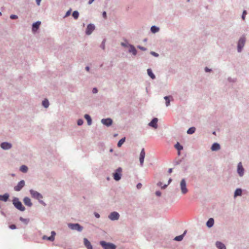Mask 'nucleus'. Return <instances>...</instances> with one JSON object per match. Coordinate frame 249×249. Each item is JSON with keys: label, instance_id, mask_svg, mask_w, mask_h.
I'll use <instances>...</instances> for the list:
<instances>
[{"label": "nucleus", "instance_id": "f257e3e1", "mask_svg": "<svg viewBox=\"0 0 249 249\" xmlns=\"http://www.w3.org/2000/svg\"><path fill=\"white\" fill-rule=\"evenodd\" d=\"M13 203L18 210L21 211H24L25 210V207L22 205L21 202L19 201L18 198H14L13 200Z\"/></svg>", "mask_w": 249, "mask_h": 249}, {"label": "nucleus", "instance_id": "f03ea898", "mask_svg": "<svg viewBox=\"0 0 249 249\" xmlns=\"http://www.w3.org/2000/svg\"><path fill=\"white\" fill-rule=\"evenodd\" d=\"M30 192L32 197L38 200L41 203L44 204V203L41 199L43 198L42 196L38 192L33 190H30Z\"/></svg>", "mask_w": 249, "mask_h": 249}, {"label": "nucleus", "instance_id": "7ed1b4c3", "mask_svg": "<svg viewBox=\"0 0 249 249\" xmlns=\"http://www.w3.org/2000/svg\"><path fill=\"white\" fill-rule=\"evenodd\" d=\"M100 245L104 249H115L116 246L112 243H107L105 241H102L100 243Z\"/></svg>", "mask_w": 249, "mask_h": 249}, {"label": "nucleus", "instance_id": "20e7f679", "mask_svg": "<svg viewBox=\"0 0 249 249\" xmlns=\"http://www.w3.org/2000/svg\"><path fill=\"white\" fill-rule=\"evenodd\" d=\"M180 186L181 193L183 195L186 194L188 192V189L186 187V182L185 179H182L180 183Z\"/></svg>", "mask_w": 249, "mask_h": 249}, {"label": "nucleus", "instance_id": "39448f33", "mask_svg": "<svg viewBox=\"0 0 249 249\" xmlns=\"http://www.w3.org/2000/svg\"><path fill=\"white\" fill-rule=\"evenodd\" d=\"M68 227L73 230H76L79 231H81L83 230V227L80 226L79 224H72L70 223L68 224Z\"/></svg>", "mask_w": 249, "mask_h": 249}, {"label": "nucleus", "instance_id": "423d86ee", "mask_svg": "<svg viewBox=\"0 0 249 249\" xmlns=\"http://www.w3.org/2000/svg\"><path fill=\"white\" fill-rule=\"evenodd\" d=\"M122 170L121 168H118L116 170L115 173L113 174V178L115 180H119L121 179V173Z\"/></svg>", "mask_w": 249, "mask_h": 249}, {"label": "nucleus", "instance_id": "0eeeda50", "mask_svg": "<svg viewBox=\"0 0 249 249\" xmlns=\"http://www.w3.org/2000/svg\"><path fill=\"white\" fill-rule=\"evenodd\" d=\"M245 41L246 38L244 36H242L240 38L238 44V51L239 52L241 51L242 49L244 46Z\"/></svg>", "mask_w": 249, "mask_h": 249}, {"label": "nucleus", "instance_id": "6e6552de", "mask_svg": "<svg viewBox=\"0 0 249 249\" xmlns=\"http://www.w3.org/2000/svg\"><path fill=\"white\" fill-rule=\"evenodd\" d=\"M145 156V153L144 151V149L142 148L141 150L140 155V162L141 165L142 166L143 164L144 159Z\"/></svg>", "mask_w": 249, "mask_h": 249}, {"label": "nucleus", "instance_id": "1a4fd4ad", "mask_svg": "<svg viewBox=\"0 0 249 249\" xmlns=\"http://www.w3.org/2000/svg\"><path fill=\"white\" fill-rule=\"evenodd\" d=\"M25 182L24 180H21L17 185L14 187V190L16 191H19L24 186Z\"/></svg>", "mask_w": 249, "mask_h": 249}, {"label": "nucleus", "instance_id": "9d476101", "mask_svg": "<svg viewBox=\"0 0 249 249\" xmlns=\"http://www.w3.org/2000/svg\"><path fill=\"white\" fill-rule=\"evenodd\" d=\"M108 217L110 219L112 220H117L119 218V214L118 213L116 212H114L111 213L108 216Z\"/></svg>", "mask_w": 249, "mask_h": 249}, {"label": "nucleus", "instance_id": "9b49d317", "mask_svg": "<svg viewBox=\"0 0 249 249\" xmlns=\"http://www.w3.org/2000/svg\"><path fill=\"white\" fill-rule=\"evenodd\" d=\"M244 168L243 167L242 163L241 162H239L238 164L237 172H238V174L239 175V176L240 177H242V176H243V175H244Z\"/></svg>", "mask_w": 249, "mask_h": 249}, {"label": "nucleus", "instance_id": "f8f14e48", "mask_svg": "<svg viewBox=\"0 0 249 249\" xmlns=\"http://www.w3.org/2000/svg\"><path fill=\"white\" fill-rule=\"evenodd\" d=\"M51 236H50V237H47V236L46 235H44L43 237H42V239L43 240H50L51 241H54V236L55 235V231H52L51 232Z\"/></svg>", "mask_w": 249, "mask_h": 249}, {"label": "nucleus", "instance_id": "ddd939ff", "mask_svg": "<svg viewBox=\"0 0 249 249\" xmlns=\"http://www.w3.org/2000/svg\"><path fill=\"white\" fill-rule=\"evenodd\" d=\"M95 29V26L93 24H89L86 29V34L87 35H90Z\"/></svg>", "mask_w": 249, "mask_h": 249}, {"label": "nucleus", "instance_id": "4468645a", "mask_svg": "<svg viewBox=\"0 0 249 249\" xmlns=\"http://www.w3.org/2000/svg\"><path fill=\"white\" fill-rule=\"evenodd\" d=\"M101 122L107 126H110L112 123V121L110 118L103 119L101 120Z\"/></svg>", "mask_w": 249, "mask_h": 249}, {"label": "nucleus", "instance_id": "2eb2a0df", "mask_svg": "<svg viewBox=\"0 0 249 249\" xmlns=\"http://www.w3.org/2000/svg\"><path fill=\"white\" fill-rule=\"evenodd\" d=\"M0 147L4 150H7L10 149L12 147V145L11 143L4 142L1 143Z\"/></svg>", "mask_w": 249, "mask_h": 249}, {"label": "nucleus", "instance_id": "dca6fc26", "mask_svg": "<svg viewBox=\"0 0 249 249\" xmlns=\"http://www.w3.org/2000/svg\"><path fill=\"white\" fill-rule=\"evenodd\" d=\"M84 244L87 249H93L90 242L86 238H84Z\"/></svg>", "mask_w": 249, "mask_h": 249}, {"label": "nucleus", "instance_id": "f3484780", "mask_svg": "<svg viewBox=\"0 0 249 249\" xmlns=\"http://www.w3.org/2000/svg\"><path fill=\"white\" fill-rule=\"evenodd\" d=\"M158 119L157 118H154L151 122L149 124V125L152 126L155 128H157L158 127L157 123H158Z\"/></svg>", "mask_w": 249, "mask_h": 249}, {"label": "nucleus", "instance_id": "a211bd4d", "mask_svg": "<svg viewBox=\"0 0 249 249\" xmlns=\"http://www.w3.org/2000/svg\"><path fill=\"white\" fill-rule=\"evenodd\" d=\"M23 202L26 206L29 207H31L32 205V203L31 201L30 198L28 197H24Z\"/></svg>", "mask_w": 249, "mask_h": 249}, {"label": "nucleus", "instance_id": "6ab92c4d", "mask_svg": "<svg viewBox=\"0 0 249 249\" xmlns=\"http://www.w3.org/2000/svg\"><path fill=\"white\" fill-rule=\"evenodd\" d=\"M220 145L217 143H214L212 145L211 150L212 151H216L220 149Z\"/></svg>", "mask_w": 249, "mask_h": 249}, {"label": "nucleus", "instance_id": "aec40b11", "mask_svg": "<svg viewBox=\"0 0 249 249\" xmlns=\"http://www.w3.org/2000/svg\"><path fill=\"white\" fill-rule=\"evenodd\" d=\"M40 24H41V22L39 21H37L36 23H34L33 24V28H32L33 31H35L37 30L38 29V28H39V26H40Z\"/></svg>", "mask_w": 249, "mask_h": 249}, {"label": "nucleus", "instance_id": "412c9836", "mask_svg": "<svg viewBox=\"0 0 249 249\" xmlns=\"http://www.w3.org/2000/svg\"><path fill=\"white\" fill-rule=\"evenodd\" d=\"M9 198V195L5 194L3 195H0V200L3 201H6Z\"/></svg>", "mask_w": 249, "mask_h": 249}, {"label": "nucleus", "instance_id": "4be33fe9", "mask_svg": "<svg viewBox=\"0 0 249 249\" xmlns=\"http://www.w3.org/2000/svg\"><path fill=\"white\" fill-rule=\"evenodd\" d=\"M216 246L219 249H226V247L224 244L220 242H217Z\"/></svg>", "mask_w": 249, "mask_h": 249}, {"label": "nucleus", "instance_id": "5701e85b", "mask_svg": "<svg viewBox=\"0 0 249 249\" xmlns=\"http://www.w3.org/2000/svg\"><path fill=\"white\" fill-rule=\"evenodd\" d=\"M186 231H185L182 234L176 236L174 240L176 241H181L183 239V237H184V235L186 234Z\"/></svg>", "mask_w": 249, "mask_h": 249}, {"label": "nucleus", "instance_id": "b1692460", "mask_svg": "<svg viewBox=\"0 0 249 249\" xmlns=\"http://www.w3.org/2000/svg\"><path fill=\"white\" fill-rule=\"evenodd\" d=\"M213 224L214 220L213 218H211L207 221L206 225L208 227L211 228L213 225Z\"/></svg>", "mask_w": 249, "mask_h": 249}, {"label": "nucleus", "instance_id": "393cba45", "mask_svg": "<svg viewBox=\"0 0 249 249\" xmlns=\"http://www.w3.org/2000/svg\"><path fill=\"white\" fill-rule=\"evenodd\" d=\"M164 98L166 101V106L167 107L169 106L170 105V99H172L173 98L171 96H165L164 97Z\"/></svg>", "mask_w": 249, "mask_h": 249}, {"label": "nucleus", "instance_id": "a878e982", "mask_svg": "<svg viewBox=\"0 0 249 249\" xmlns=\"http://www.w3.org/2000/svg\"><path fill=\"white\" fill-rule=\"evenodd\" d=\"M175 148L178 151V155H180V151L183 149V146L181 145L178 142L175 145Z\"/></svg>", "mask_w": 249, "mask_h": 249}, {"label": "nucleus", "instance_id": "bb28decb", "mask_svg": "<svg viewBox=\"0 0 249 249\" xmlns=\"http://www.w3.org/2000/svg\"><path fill=\"white\" fill-rule=\"evenodd\" d=\"M147 73L148 74V75L152 79H154L155 78V75L153 74V73L152 72V70L150 69H148L147 70Z\"/></svg>", "mask_w": 249, "mask_h": 249}, {"label": "nucleus", "instance_id": "cd10ccee", "mask_svg": "<svg viewBox=\"0 0 249 249\" xmlns=\"http://www.w3.org/2000/svg\"><path fill=\"white\" fill-rule=\"evenodd\" d=\"M85 118L87 120L88 125H90L91 124V119L89 115L88 114L85 115Z\"/></svg>", "mask_w": 249, "mask_h": 249}, {"label": "nucleus", "instance_id": "c85d7f7f", "mask_svg": "<svg viewBox=\"0 0 249 249\" xmlns=\"http://www.w3.org/2000/svg\"><path fill=\"white\" fill-rule=\"evenodd\" d=\"M242 195V190L241 189H237L234 193V196H239Z\"/></svg>", "mask_w": 249, "mask_h": 249}, {"label": "nucleus", "instance_id": "c756f323", "mask_svg": "<svg viewBox=\"0 0 249 249\" xmlns=\"http://www.w3.org/2000/svg\"><path fill=\"white\" fill-rule=\"evenodd\" d=\"M129 51V52L132 53L134 55H136L137 53V51L135 47L133 46H130Z\"/></svg>", "mask_w": 249, "mask_h": 249}, {"label": "nucleus", "instance_id": "7c9ffc66", "mask_svg": "<svg viewBox=\"0 0 249 249\" xmlns=\"http://www.w3.org/2000/svg\"><path fill=\"white\" fill-rule=\"evenodd\" d=\"M195 130H196L195 127H192L190 128L187 130V133L189 134H193L195 132Z\"/></svg>", "mask_w": 249, "mask_h": 249}, {"label": "nucleus", "instance_id": "2f4dec72", "mask_svg": "<svg viewBox=\"0 0 249 249\" xmlns=\"http://www.w3.org/2000/svg\"><path fill=\"white\" fill-rule=\"evenodd\" d=\"M125 138H123L121 139L118 142L117 146L119 147H120L122 145V144L124 143V142H125Z\"/></svg>", "mask_w": 249, "mask_h": 249}, {"label": "nucleus", "instance_id": "473e14b6", "mask_svg": "<svg viewBox=\"0 0 249 249\" xmlns=\"http://www.w3.org/2000/svg\"><path fill=\"white\" fill-rule=\"evenodd\" d=\"M20 170L23 173H26L28 170V168L25 165H22L20 168Z\"/></svg>", "mask_w": 249, "mask_h": 249}, {"label": "nucleus", "instance_id": "72a5a7b5", "mask_svg": "<svg viewBox=\"0 0 249 249\" xmlns=\"http://www.w3.org/2000/svg\"><path fill=\"white\" fill-rule=\"evenodd\" d=\"M42 105L46 108L48 107L49 105V101L47 99H45L42 102Z\"/></svg>", "mask_w": 249, "mask_h": 249}, {"label": "nucleus", "instance_id": "f704fd0d", "mask_svg": "<svg viewBox=\"0 0 249 249\" xmlns=\"http://www.w3.org/2000/svg\"><path fill=\"white\" fill-rule=\"evenodd\" d=\"M159 30V28H158L155 26H153L151 28V31L153 33H155L158 32Z\"/></svg>", "mask_w": 249, "mask_h": 249}, {"label": "nucleus", "instance_id": "c9c22d12", "mask_svg": "<svg viewBox=\"0 0 249 249\" xmlns=\"http://www.w3.org/2000/svg\"><path fill=\"white\" fill-rule=\"evenodd\" d=\"M19 220L21 222L24 223L26 224H27L29 222V219H25V218H23L22 217H20L19 218Z\"/></svg>", "mask_w": 249, "mask_h": 249}, {"label": "nucleus", "instance_id": "e433bc0d", "mask_svg": "<svg viewBox=\"0 0 249 249\" xmlns=\"http://www.w3.org/2000/svg\"><path fill=\"white\" fill-rule=\"evenodd\" d=\"M72 16L75 19H77L79 17V13L76 11H74L72 13Z\"/></svg>", "mask_w": 249, "mask_h": 249}, {"label": "nucleus", "instance_id": "4c0bfd02", "mask_svg": "<svg viewBox=\"0 0 249 249\" xmlns=\"http://www.w3.org/2000/svg\"><path fill=\"white\" fill-rule=\"evenodd\" d=\"M162 183L161 182H159L158 183V185L159 186H160L161 187V188H165L168 185H164L163 186H162Z\"/></svg>", "mask_w": 249, "mask_h": 249}, {"label": "nucleus", "instance_id": "58836bf2", "mask_svg": "<svg viewBox=\"0 0 249 249\" xmlns=\"http://www.w3.org/2000/svg\"><path fill=\"white\" fill-rule=\"evenodd\" d=\"M83 120H81V119H79V120H78V121H77V124H78V125H82V124H83Z\"/></svg>", "mask_w": 249, "mask_h": 249}, {"label": "nucleus", "instance_id": "ea45409f", "mask_svg": "<svg viewBox=\"0 0 249 249\" xmlns=\"http://www.w3.org/2000/svg\"><path fill=\"white\" fill-rule=\"evenodd\" d=\"M10 18L12 19H15L18 18V16L15 15H11L10 16Z\"/></svg>", "mask_w": 249, "mask_h": 249}, {"label": "nucleus", "instance_id": "a19ab883", "mask_svg": "<svg viewBox=\"0 0 249 249\" xmlns=\"http://www.w3.org/2000/svg\"><path fill=\"white\" fill-rule=\"evenodd\" d=\"M246 14H247V12H246V10H244V11H243V15H242V19H243V20H244V19H245V16H246Z\"/></svg>", "mask_w": 249, "mask_h": 249}, {"label": "nucleus", "instance_id": "79ce46f5", "mask_svg": "<svg viewBox=\"0 0 249 249\" xmlns=\"http://www.w3.org/2000/svg\"><path fill=\"white\" fill-rule=\"evenodd\" d=\"M71 9L69 10V11H68L67 12L65 17H68L69 16H70L71 14Z\"/></svg>", "mask_w": 249, "mask_h": 249}, {"label": "nucleus", "instance_id": "37998d69", "mask_svg": "<svg viewBox=\"0 0 249 249\" xmlns=\"http://www.w3.org/2000/svg\"><path fill=\"white\" fill-rule=\"evenodd\" d=\"M9 228H10L11 229H12V230H14V229H15L16 228V225H15L13 224V225H10V226H9Z\"/></svg>", "mask_w": 249, "mask_h": 249}, {"label": "nucleus", "instance_id": "c03bdc74", "mask_svg": "<svg viewBox=\"0 0 249 249\" xmlns=\"http://www.w3.org/2000/svg\"><path fill=\"white\" fill-rule=\"evenodd\" d=\"M151 54H152L153 55L155 56H159V54L157 53H155L154 52H151Z\"/></svg>", "mask_w": 249, "mask_h": 249}, {"label": "nucleus", "instance_id": "a18cd8bd", "mask_svg": "<svg viewBox=\"0 0 249 249\" xmlns=\"http://www.w3.org/2000/svg\"><path fill=\"white\" fill-rule=\"evenodd\" d=\"M98 91V90L96 88H94L92 90V92L93 93H96Z\"/></svg>", "mask_w": 249, "mask_h": 249}, {"label": "nucleus", "instance_id": "49530a36", "mask_svg": "<svg viewBox=\"0 0 249 249\" xmlns=\"http://www.w3.org/2000/svg\"><path fill=\"white\" fill-rule=\"evenodd\" d=\"M142 184L139 183L137 184V187L138 189H140L142 187Z\"/></svg>", "mask_w": 249, "mask_h": 249}, {"label": "nucleus", "instance_id": "de8ad7c7", "mask_svg": "<svg viewBox=\"0 0 249 249\" xmlns=\"http://www.w3.org/2000/svg\"><path fill=\"white\" fill-rule=\"evenodd\" d=\"M156 195L157 196H161V193L159 191H157L156 192Z\"/></svg>", "mask_w": 249, "mask_h": 249}, {"label": "nucleus", "instance_id": "09e8293b", "mask_svg": "<svg viewBox=\"0 0 249 249\" xmlns=\"http://www.w3.org/2000/svg\"><path fill=\"white\" fill-rule=\"evenodd\" d=\"M103 17L105 18H107V13L106 12H104L103 13Z\"/></svg>", "mask_w": 249, "mask_h": 249}, {"label": "nucleus", "instance_id": "8fccbe9b", "mask_svg": "<svg viewBox=\"0 0 249 249\" xmlns=\"http://www.w3.org/2000/svg\"><path fill=\"white\" fill-rule=\"evenodd\" d=\"M41 0H36V3L38 5H40V3L41 2Z\"/></svg>", "mask_w": 249, "mask_h": 249}, {"label": "nucleus", "instance_id": "3c124183", "mask_svg": "<svg viewBox=\"0 0 249 249\" xmlns=\"http://www.w3.org/2000/svg\"><path fill=\"white\" fill-rule=\"evenodd\" d=\"M205 71L206 72H209L211 71V70L210 69H209L208 68H205Z\"/></svg>", "mask_w": 249, "mask_h": 249}, {"label": "nucleus", "instance_id": "603ef678", "mask_svg": "<svg viewBox=\"0 0 249 249\" xmlns=\"http://www.w3.org/2000/svg\"><path fill=\"white\" fill-rule=\"evenodd\" d=\"M138 48L142 50H145V49L142 47L138 46Z\"/></svg>", "mask_w": 249, "mask_h": 249}, {"label": "nucleus", "instance_id": "864d4df0", "mask_svg": "<svg viewBox=\"0 0 249 249\" xmlns=\"http://www.w3.org/2000/svg\"><path fill=\"white\" fill-rule=\"evenodd\" d=\"M172 172V168H170L169 170H168V173L169 174L171 173Z\"/></svg>", "mask_w": 249, "mask_h": 249}, {"label": "nucleus", "instance_id": "5fc2aeb1", "mask_svg": "<svg viewBox=\"0 0 249 249\" xmlns=\"http://www.w3.org/2000/svg\"><path fill=\"white\" fill-rule=\"evenodd\" d=\"M94 0H89V4H91Z\"/></svg>", "mask_w": 249, "mask_h": 249}, {"label": "nucleus", "instance_id": "6e6d98bb", "mask_svg": "<svg viewBox=\"0 0 249 249\" xmlns=\"http://www.w3.org/2000/svg\"><path fill=\"white\" fill-rule=\"evenodd\" d=\"M95 215L97 218H99L100 217V215L98 213H95Z\"/></svg>", "mask_w": 249, "mask_h": 249}, {"label": "nucleus", "instance_id": "4d7b16f0", "mask_svg": "<svg viewBox=\"0 0 249 249\" xmlns=\"http://www.w3.org/2000/svg\"><path fill=\"white\" fill-rule=\"evenodd\" d=\"M86 70L87 71H89V67L87 66L86 67Z\"/></svg>", "mask_w": 249, "mask_h": 249}, {"label": "nucleus", "instance_id": "13d9d810", "mask_svg": "<svg viewBox=\"0 0 249 249\" xmlns=\"http://www.w3.org/2000/svg\"><path fill=\"white\" fill-rule=\"evenodd\" d=\"M171 181H172V179H171V178H170V179H169V182H168V184H169V183H170Z\"/></svg>", "mask_w": 249, "mask_h": 249}, {"label": "nucleus", "instance_id": "bf43d9fd", "mask_svg": "<svg viewBox=\"0 0 249 249\" xmlns=\"http://www.w3.org/2000/svg\"><path fill=\"white\" fill-rule=\"evenodd\" d=\"M0 15H1V13L0 12Z\"/></svg>", "mask_w": 249, "mask_h": 249}]
</instances>
